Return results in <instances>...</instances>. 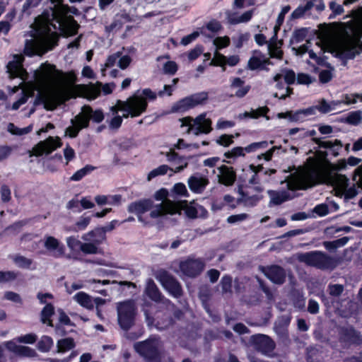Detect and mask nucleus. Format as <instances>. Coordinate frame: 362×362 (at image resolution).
I'll use <instances>...</instances> for the list:
<instances>
[{"instance_id":"43","label":"nucleus","mask_w":362,"mask_h":362,"mask_svg":"<svg viewBox=\"0 0 362 362\" xmlns=\"http://www.w3.org/2000/svg\"><path fill=\"white\" fill-rule=\"evenodd\" d=\"M269 61L268 59H261L257 56L252 57L247 63V67L250 70H255L258 68H260L263 64H269Z\"/></svg>"},{"instance_id":"2","label":"nucleus","mask_w":362,"mask_h":362,"mask_svg":"<svg viewBox=\"0 0 362 362\" xmlns=\"http://www.w3.org/2000/svg\"><path fill=\"white\" fill-rule=\"evenodd\" d=\"M30 95L37 90L44 100L47 110H54L59 105L71 97L70 88L59 85V72L54 65L48 63L41 66L34 72Z\"/></svg>"},{"instance_id":"32","label":"nucleus","mask_w":362,"mask_h":362,"mask_svg":"<svg viewBox=\"0 0 362 362\" xmlns=\"http://www.w3.org/2000/svg\"><path fill=\"white\" fill-rule=\"evenodd\" d=\"M269 108L267 107H259L257 110H252L251 112H245L243 114H240L238 117L240 119L251 117L254 119L258 118L259 116H264L267 119H269V117L266 116V114L269 112Z\"/></svg>"},{"instance_id":"50","label":"nucleus","mask_w":362,"mask_h":362,"mask_svg":"<svg viewBox=\"0 0 362 362\" xmlns=\"http://www.w3.org/2000/svg\"><path fill=\"white\" fill-rule=\"evenodd\" d=\"M344 287L341 284H329L327 288L328 293L333 297H339L343 293Z\"/></svg>"},{"instance_id":"41","label":"nucleus","mask_w":362,"mask_h":362,"mask_svg":"<svg viewBox=\"0 0 362 362\" xmlns=\"http://www.w3.org/2000/svg\"><path fill=\"white\" fill-rule=\"evenodd\" d=\"M14 263L21 268L29 269L33 264L31 259L27 258L24 256L17 255L13 257Z\"/></svg>"},{"instance_id":"38","label":"nucleus","mask_w":362,"mask_h":362,"mask_svg":"<svg viewBox=\"0 0 362 362\" xmlns=\"http://www.w3.org/2000/svg\"><path fill=\"white\" fill-rule=\"evenodd\" d=\"M362 120V112L360 110L351 112L349 115L342 119V121L352 125H358Z\"/></svg>"},{"instance_id":"7","label":"nucleus","mask_w":362,"mask_h":362,"mask_svg":"<svg viewBox=\"0 0 362 362\" xmlns=\"http://www.w3.org/2000/svg\"><path fill=\"white\" fill-rule=\"evenodd\" d=\"M168 194V192L165 189H161L155 194V198L161 201V202L153 206L150 213L151 218H156L168 214H173L176 212L177 206L173 202L167 199Z\"/></svg>"},{"instance_id":"25","label":"nucleus","mask_w":362,"mask_h":362,"mask_svg":"<svg viewBox=\"0 0 362 362\" xmlns=\"http://www.w3.org/2000/svg\"><path fill=\"white\" fill-rule=\"evenodd\" d=\"M153 209L152 202L148 199L140 200L130 204L128 206V211L130 213H135L139 216V220L143 221L141 215L146 211Z\"/></svg>"},{"instance_id":"54","label":"nucleus","mask_w":362,"mask_h":362,"mask_svg":"<svg viewBox=\"0 0 362 362\" xmlns=\"http://www.w3.org/2000/svg\"><path fill=\"white\" fill-rule=\"evenodd\" d=\"M82 243H81L79 240H78L74 236L69 237L66 239L67 246L72 250H76L78 247L81 249Z\"/></svg>"},{"instance_id":"27","label":"nucleus","mask_w":362,"mask_h":362,"mask_svg":"<svg viewBox=\"0 0 362 362\" xmlns=\"http://www.w3.org/2000/svg\"><path fill=\"white\" fill-rule=\"evenodd\" d=\"M267 194L270 197L269 206H278L292 199L286 191L268 190Z\"/></svg>"},{"instance_id":"49","label":"nucleus","mask_w":362,"mask_h":362,"mask_svg":"<svg viewBox=\"0 0 362 362\" xmlns=\"http://www.w3.org/2000/svg\"><path fill=\"white\" fill-rule=\"evenodd\" d=\"M18 277V273L13 271H0V284L14 281Z\"/></svg>"},{"instance_id":"24","label":"nucleus","mask_w":362,"mask_h":362,"mask_svg":"<svg viewBox=\"0 0 362 362\" xmlns=\"http://www.w3.org/2000/svg\"><path fill=\"white\" fill-rule=\"evenodd\" d=\"M5 346L8 351L19 356L35 357L37 355L36 351L34 349L28 346L17 345L11 341L6 342Z\"/></svg>"},{"instance_id":"34","label":"nucleus","mask_w":362,"mask_h":362,"mask_svg":"<svg viewBox=\"0 0 362 362\" xmlns=\"http://www.w3.org/2000/svg\"><path fill=\"white\" fill-rule=\"evenodd\" d=\"M82 119H78V115L75 117L74 119L71 120L72 126L69 127L66 129V134H68L69 136L71 138L76 137L79 131L83 127L81 126Z\"/></svg>"},{"instance_id":"20","label":"nucleus","mask_w":362,"mask_h":362,"mask_svg":"<svg viewBox=\"0 0 362 362\" xmlns=\"http://www.w3.org/2000/svg\"><path fill=\"white\" fill-rule=\"evenodd\" d=\"M229 88L231 92L230 97L242 98L248 93L251 87L250 85H246L245 81L240 78L235 77L231 80Z\"/></svg>"},{"instance_id":"17","label":"nucleus","mask_w":362,"mask_h":362,"mask_svg":"<svg viewBox=\"0 0 362 362\" xmlns=\"http://www.w3.org/2000/svg\"><path fill=\"white\" fill-rule=\"evenodd\" d=\"M61 146L59 137L53 138L49 136L46 140L40 141L33 148V155L40 156L43 154H49Z\"/></svg>"},{"instance_id":"31","label":"nucleus","mask_w":362,"mask_h":362,"mask_svg":"<svg viewBox=\"0 0 362 362\" xmlns=\"http://www.w3.org/2000/svg\"><path fill=\"white\" fill-rule=\"evenodd\" d=\"M76 300L81 306L88 309H93V301L92 297L85 292H78L74 296Z\"/></svg>"},{"instance_id":"48","label":"nucleus","mask_w":362,"mask_h":362,"mask_svg":"<svg viewBox=\"0 0 362 362\" xmlns=\"http://www.w3.org/2000/svg\"><path fill=\"white\" fill-rule=\"evenodd\" d=\"M98 244L92 243H83L81 247V250L85 254H97L98 253Z\"/></svg>"},{"instance_id":"39","label":"nucleus","mask_w":362,"mask_h":362,"mask_svg":"<svg viewBox=\"0 0 362 362\" xmlns=\"http://www.w3.org/2000/svg\"><path fill=\"white\" fill-rule=\"evenodd\" d=\"M53 344V340L50 337L43 336L37 343V349L42 352H47L51 349Z\"/></svg>"},{"instance_id":"58","label":"nucleus","mask_w":362,"mask_h":362,"mask_svg":"<svg viewBox=\"0 0 362 362\" xmlns=\"http://www.w3.org/2000/svg\"><path fill=\"white\" fill-rule=\"evenodd\" d=\"M244 148L242 147H235L233 148L230 151L226 152L224 156L228 158H235L237 156H244L243 153Z\"/></svg>"},{"instance_id":"4","label":"nucleus","mask_w":362,"mask_h":362,"mask_svg":"<svg viewBox=\"0 0 362 362\" xmlns=\"http://www.w3.org/2000/svg\"><path fill=\"white\" fill-rule=\"evenodd\" d=\"M296 258L300 262L321 270H334L341 262L339 258L329 256L321 251L297 253Z\"/></svg>"},{"instance_id":"63","label":"nucleus","mask_w":362,"mask_h":362,"mask_svg":"<svg viewBox=\"0 0 362 362\" xmlns=\"http://www.w3.org/2000/svg\"><path fill=\"white\" fill-rule=\"evenodd\" d=\"M314 81L308 74H298L297 76V82L299 84H305L308 85L312 83Z\"/></svg>"},{"instance_id":"10","label":"nucleus","mask_w":362,"mask_h":362,"mask_svg":"<svg viewBox=\"0 0 362 362\" xmlns=\"http://www.w3.org/2000/svg\"><path fill=\"white\" fill-rule=\"evenodd\" d=\"M208 98L206 92L198 93L186 97L177 103H175L171 107L172 112H182L197 105L202 104Z\"/></svg>"},{"instance_id":"53","label":"nucleus","mask_w":362,"mask_h":362,"mask_svg":"<svg viewBox=\"0 0 362 362\" xmlns=\"http://www.w3.org/2000/svg\"><path fill=\"white\" fill-rule=\"evenodd\" d=\"M214 44L218 49L226 47L230 44V38L227 36L218 37L214 40Z\"/></svg>"},{"instance_id":"52","label":"nucleus","mask_w":362,"mask_h":362,"mask_svg":"<svg viewBox=\"0 0 362 362\" xmlns=\"http://www.w3.org/2000/svg\"><path fill=\"white\" fill-rule=\"evenodd\" d=\"M334 70L332 68L331 70H322L319 74V80L322 83H328L332 78V71Z\"/></svg>"},{"instance_id":"21","label":"nucleus","mask_w":362,"mask_h":362,"mask_svg":"<svg viewBox=\"0 0 362 362\" xmlns=\"http://www.w3.org/2000/svg\"><path fill=\"white\" fill-rule=\"evenodd\" d=\"M145 293L149 298L155 302L163 303L166 305H170L171 304L168 299L165 298L162 296L158 286L151 279H148L146 281Z\"/></svg>"},{"instance_id":"56","label":"nucleus","mask_w":362,"mask_h":362,"mask_svg":"<svg viewBox=\"0 0 362 362\" xmlns=\"http://www.w3.org/2000/svg\"><path fill=\"white\" fill-rule=\"evenodd\" d=\"M283 72L285 82L288 85L294 83L296 80V74L294 71L293 70L286 69L284 70Z\"/></svg>"},{"instance_id":"26","label":"nucleus","mask_w":362,"mask_h":362,"mask_svg":"<svg viewBox=\"0 0 362 362\" xmlns=\"http://www.w3.org/2000/svg\"><path fill=\"white\" fill-rule=\"evenodd\" d=\"M44 245L47 250L52 252L54 257H62L64 254V246H61L59 241L52 236L45 238Z\"/></svg>"},{"instance_id":"19","label":"nucleus","mask_w":362,"mask_h":362,"mask_svg":"<svg viewBox=\"0 0 362 362\" xmlns=\"http://www.w3.org/2000/svg\"><path fill=\"white\" fill-rule=\"evenodd\" d=\"M218 175V182L225 186H232L236 180V173L232 167L221 165L217 168Z\"/></svg>"},{"instance_id":"3","label":"nucleus","mask_w":362,"mask_h":362,"mask_svg":"<svg viewBox=\"0 0 362 362\" xmlns=\"http://www.w3.org/2000/svg\"><path fill=\"white\" fill-rule=\"evenodd\" d=\"M51 23L48 20L35 19V30L30 40H26L24 53L28 56L42 55L57 45L58 35L50 29Z\"/></svg>"},{"instance_id":"51","label":"nucleus","mask_w":362,"mask_h":362,"mask_svg":"<svg viewBox=\"0 0 362 362\" xmlns=\"http://www.w3.org/2000/svg\"><path fill=\"white\" fill-rule=\"evenodd\" d=\"M234 136L230 134H223L216 139V143L224 147H228L233 143Z\"/></svg>"},{"instance_id":"1","label":"nucleus","mask_w":362,"mask_h":362,"mask_svg":"<svg viewBox=\"0 0 362 362\" xmlns=\"http://www.w3.org/2000/svg\"><path fill=\"white\" fill-rule=\"evenodd\" d=\"M331 164L315 163L309 167L296 171L288 176L281 184L287 183L288 189H306L316 185L325 183L334 187L335 194L341 197L344 195L346 200L355 197L358 191L355 187L347 189L349 179L341 174L332 173Z\"/></svg>"},{"instance_id":"15","label":"nucleus","mask_w":362,"mask_h":362,"mask_svg":"<svg viewBox=\"0 0 362 362\" xmlns=\"http://www.w3.org/2000/svg\"><path fill=\"white\" fill-rule=\"evenodd\" d=\"M204 266L205 263L200 259H188L180 263V268L186 276L195 277L203 271Z\"/></svg>"},{"instance_id":"45","label":"nucleus","mask_w":362,"mask_h":362,"mask_svg":"<svg viewBox=\"0 0 362 362\" xmlns=\"http://www.w3.org/2000/svg\"><path fill=\"white\" fill-rule=\"evenodd\" d=\"M223 294L232 293V278L230 276H224L220 282Z\"/></svg>"},{"instance_id":"8","label":"nucleus","mask_w":362,"mask_h":362,"mask_svg":"<svg viewBox=\"0 0 362 362\" xmlns=\"http://www.w3.org/2000/svg\"><path fill=\"white\" fill-rule=\"evenodd\" d=\"M120 106V110L126 112L123 115V117L127 118L129 116L132 117L139 116L142 112H145L147 107V102L144 97L133 95L129 98L126 101L118 100Z\"/></svg>"},{"instance_id":"28","label":"nucleus","mask_w":362,"mask_h":362,"mask_svg":"<svg viewBox=\"0 0 362 362\" xmlns=\"http://www.w3.org/2000/svg\"><path fill=\"white\" fill-rule=\"evenodd\" d=\"M84 241H93L95 244L100 245L106 240V235L103 229L101 228H96L94 230L84 234L82 236Z\"/></svg>"},{"instance_id":"9","label":"nucleus","mask_w":362,"mask_h":362,"mask_svg":"<svg viewBox=\"0 0 362 362\" xmlns=\"http://www.w3.org/2000/svg\"><path fill=\"white\" fill-rule=\"evenodd\" d=\"M180 121L182 123V126H189L187 133L192 132L195 135H199L201 133L209 134L212 130L211 121L210 119H206L204 114L199 115L194 119L187 117L180 119Z\"/></svg>"},{"instance_id":"13","label":"nucleus","mask_w":362,"mask_h":362,"mask_svg":"<svg viewBox=\"0 0 362 362\" xmlns=\"http://www.w3.org/2000/svg\"><path fill=\"white\" fill-rule=\"evenodd\" d=\"M159 280L163 286L175 298H180L182 296L183 291L180 284L173 276L167 272L160 274Z\"/></svg>"},{"instance_id":"14","label":"nucleus","mask_w":362,"mask_h":362,"mask_svg":"<svg viewBox=\"0 0 362 362\" xmlns=\"http://www.w3.org/2000/svg\"><path fill=\"white\" fill-rule=\"evenodd\" d=\"M78 119H82V127H88L90 119L96 123H100L104 119V114L100 110L93 111L89 105H83L81 112L78 115Z\"/></svg>"},{"instance_id":"42","label":"nucleus","mask_w":362,"mask_h":362,"mask_svg":"<svg viewBox=\"0 0 362 362\" xmlns=\"http://www.w3.org/2000/svg\"><path fill=\"white\" fill-rule=\"evenodd\" d=\"M95 169V167L87 165L84 168L76 171L71 177L70 180L73 181H79L81 180L85 175L90 173Z\"/></svg>"},{"instance_id":"61","label":"nucleus","mask_w":362,"mask_h":362,"mask_svg":"<svg viewBox=\"0 0 362 362\" xmlns=\"http://www.w3.org/2000/svg\"><path fill=\"white\" fill-rule=\"evenodd\" d=\"M177 69L176 63L172 61L167 62L163 66V70L165 74H174Z\"/></svg>"},{"instance_id":"29","label":"nucleus","mask_w":362,"mask_h":362,"mask_svg":"<svg viewBox=\"0 0 362 362\" xmlns=\"http://www.w3.org/2000/svg\"><path fill=\"white\" fill-rule=\"evenodd\" d=\"M54 4L52 16L57 19L59 26H61L64 16L69 12V7L62 4V0H51Z\"/></svg>"},{"instance_id":"22","label":"nucleus","mask_w":362,"mask_h":362,"mask_svg":"<svg viewBox=\"0 0 362 362\" xmlns=\"http://www.w3.org/2000/svg\"><path fill=\"white\" fill-rule=\"evenodd\" d=\"M209 183L207 177L195 174L189 177L187 184L189 189L197 194H202Z\"/></svg>"},{"instance_id":"62","label":"nucleus","mask_w":362,"mask_h":362,"mask_svg":"<svg viewBox=\"0 0 362 362\" xmlns=\"http://www.w3.org/2000/svg\"><path fill=\"white\" fill-rule=\"evenodd\" d=\"M121 52H117L112 55H110L105 62L106 67L113 66L117 62L118 63L119 58L120 57Z\"/></svg>"},{"instance_id":"18","label":"nucleus","mask_w":362,"mask_h":362,"mask_svg":"<svg viewBox=\"0 0 362 362\" xmlns=\"http://www.w3.org/2000/svg\"><path fill=\"white\" fill-rule=\"evenodd\" d=\"M23 56L16 55L14 56L13 60L8 62L7 65V72L9 74V78H13L18 77L23 81L27 80L28 74L23 67Z\"/></svg>"},{"instance_id":"40","label":"nucleus","mask_w":362,"mask_h":362,"mask_svg":"<svg viewBox=\"0 0 362 362\" xmlns=\"http://www.w3.org/2000/svg\"><path fill=\"white\" fill-rule=\"evenodd\" d=\"M341 103V101H332L328 103L325 99H322L320 102V105L316 106V108L322 113H327L330 112L334 107Z\"/></svg>"},{"instance_id":"57","label":"nucleus","mask_w":362,"mask_h":362,"mask_svg":"<svg viewBox=\"0 0 362 362\" xmlns=\"http://www.w3.org/2000/svg\"><path fill=\"white\" fill-rule=\"evenodd\" d=\"M131 62H132V58L129 55L122 56V54H121L120 57L119 58V60H118V66L121 69H125L129 66Z\"/></svg>"},{"instance_id":"16","label":"nucleus","mask_w":362,"mask_h":362,"mask_svg":"<svg viewBox=\"0 0 362 362\" xmlns=\"http://www.w3.org/2000/svg\"><path fill=\"white\" fill-rule=\"evenodd\" d=\"M262 272L274 284L281 285L286 281V272L279 265L262 267Z\"/></svg>"},{"instance_id":"12","label":"nucleus","mask_w":362,"mask_h":362,"mask_svg":"<svg viewBox=\"0 0 362 362\" xmlns=\"http://www.w3.org/2000/svg\"><path fill=\"white\" fill-rule=\"evenodd\" d=\"M334 47L337 55L342 59H351L359 54V49L348 39L338 40L334 43Z\"/></svg>"},{"instance_id":"37","label":"nucleus","mask_w":362,"mask_h":362,"mask_svg":"<svg viewBox=\"0 0 362 362\" xmlns=\"http://www.w3.org/2000/svg\"><path fill=\"white\" fill-rule=\"evenodd\" d=\"M323 359L322 352L315 347L308 349L307 361L308 362H322Z\"/></svg>"},{"instance_id":"46","label":"nucleus","mask_w":362,"mask_h":362,"mask_svg":"<svg viewBox=\"0 0 362 362\" xmlns=\"http://www.w3.org/2000/svg\"><path fill=\"white\" fill-rule=\"evenodd\" d=\"M54 313V308L51 303L47 304L41 311V322L44 324Z\"/></svg>"},{"instance_id":"35","label":"nucleus","mask_w":362,"mask_h":362,"mask_svg":"<svg viewBox=\"0 0 362 362\" xmlns=\"http://www.w3.org/2000/svg\"><path fill=\"white\" fill-rule=\"evenodd\" d=\"M349 240L348 237H343L334 241H325L323 242V245L327 250L333 251L338 247L345 245Z\"/></svg>"},{"instance_id":"59","label":"nucleus","mask_w":362,"mask_h":362,"mask_svg":"<svg viewBox=\"0 0 362 362\" xmlns=\"http://www.w3.org/2000/svg\"><path fill=\"white\" fill-rule=\"evenodd\" d=\"M313 212L320 216H324L328 214L329 207L326 204H318L314 208Z\"/></svg>"},{"instance_id":"44","label":"nucleus","mask_w":362,"mask_h":362,"mask_svg":"<svg viewBox=\"0 0 362 362\" xmlns=\"http://www.w3.org/2000/svg\"><path fill=\"white\" fill-rule=\"evenodd\" d=\"M168 170H173L167 165H161L159 167L152 170L148 175L147 180L150 181L151 179L159 176L165 175Z\"/></svg>"},{"instance_id":"60","label":"nucleus","mask_w":362,"mask_h":362,"mask_svg":"<svg viewBox=\"0 0 362 362\" xmlns=\"http://www.w3.org/2000/svg\"><path fill=\"white\" fill-rule=\"evenodd\" d=\"M37 339V336L34 334H28L21 336L17 339V341L21 343L33 344Z\"/></svg>"},{"instance_id":"64","label":"nucleus","mask_w":362,"mask_h":362,"mask_svg":"<svg viewBox=\"0 0 362 362\" xmlns=\"http://www.w3.org/2000/svg\"><path fill=\"white\" fill-rule=\"evenodd\" d=\"M173 191L179 195L188 197V192L185 185L182 183H177L174 185Z\"/></svg>"},{"instance_id":"23","label":"nucleus","mask_w":362,"mask_h":362,"mask_svg":"<svg viewBox=\"0 0 362 362\" xmlns=\"http://www.w3.org/2000/svg\"><path fill=\"white\" fill-rule=\"evenodd\" d=\"M238 192L240 195V197L238 199V202L242 203L247 206L256 205L263 198L261 194H252V192L250 190L245 191L243 185L238 186Z\"/></svg>"},{"instance_id":"6","label":"nucleus","mask_w":362,"mask_h":362,"mask_svg":"<svg viewBox=\"0 0 362 362\" xmlns=\"http://www.w3.org/2000/svg\"><path fill=\"white\" fill-rule=\"evenodd\" d=\"M117 321L124 330L129 329L134 325L136 315V306L132 300L117 303Z\"/></svg>"},{"instance_id":"36","label":"nucleus","mask_w":362,"mask_h":362,"mask_svg":"<svg viewBox=\"0 0 362 362\" xmlns=\"http://www.w3.org/2000/svg\"><path fill=\"white\" fill-rule=\"evenodd\" d=\"M314 1L315 0L308 1L305 6H298L291 14V18L296 19L301 18L308 11L314 6Z\"/></svg>"},{"instance_id":"33","label":"nucleus","mask_w":362,"mask_h":362,"mask_svg":"<svg viewBox=\"0 0 362 362\" xmlns=\"http://www.w3.org/2000/svg\"><path fill=\"white\" fill-rule=\"evenodd\" d=\"M75 346V342L72 338L68 337L57 341V352L64 353L72 349Z\"/></svg>"},{"instance_id":"30","label":"nucleus","mask_w":362,"mask_h":362,"mask_svg":"<svg viewBox=\"0 0 362 362\" xmlns=\"http://www.w3.org/2000/svg\"><path fill=\"white\" fill-rule=\"evenodd\" d=\"M313 141L318 145L320 148H329L332 152V154L334 156H338V150L341 148L342 144L339 140L335 139L334 141H321L320 139L313 138Z\"/></svg>"},{"instance_id":"55","label":"nucleus","mask_w":362,"mask_h":362,"mask_svg":"<svg viewBox=\"0 0 362 362\" xmlns=\"http://www.w3.org/2000/svg\"><path fill=\"white\" fill-rule=\"evenodd\" d=\"M307 310L310 314H313V315L317 314L320 310L319 303L313 299H310L308 300Z\"/></svg>"},{"instance_id":"5","label":"nucleus","mask_w":362,"mask_h":362,"mask_svg":"<svg viewBox=\"0 0 362 362\" xmlns=\"http://www.w3.org/2000/svg\"><path fill=\"white\" fill-rule=\"evenodd\" d=\"M135 351L146 362H162L164 354L163 344L159 338L150 337L134 344Z\"/></svg>"},{"instance_id":"47","label":"nucleus","mask_w":362,"mask_h":362,"mask_svg":"<svg viewBox=\"0 0 362 362\" xmlns=\"http://www.w3.org/2000/svg\"><path fill=\"white\" fill-rule=\"evenodd\" d=\"M252 15H253V10H250V11L245 12L242 15L238 16V19L230 18V24L235 25V24H239V23H247L252 18Z\"/></svg>"},{"instance_id":"11","label":"nucleus","mask_w":362,"mask_h":362,"mask_svg":"<svg viewBox=\"0 0 362 362\" xmlns=\"http://www.w3.org/2000/svg\"><path fill=\"white\" fill-rule=\"evenodd\" d=\"M250 342L256 351L267 356H271L276 346V344L272 338L262 334L251 336Z\"/></svg>"}]
</instances>
